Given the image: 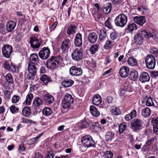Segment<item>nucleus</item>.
<instances>
[{
	"mask_svg": "<svg viewBox=\"0 0 158 158\" xmlns=\"http://www.w3.org/2000/svg\"><path fill=\"white\" fill-rule=\"evenodd\" d=\"M118 36V34L115 32H113L111 33L110 37L111 39L113 40L116 39Z\"/></svg>",
	"mask_w": 158,
	"mask_h": 158,
	"instance_id": "e2e57ef3",
	"label": "nucleus"
},
{
	"mask_svg": "<svg viewBox=\"0 0 158 158\" xmlns=\"http://www.w3.org/2000/svg\"><path fill=\"white\" fill-rule=\"evenodd\" d=\"M151 122L153 123V125H155L158 126V117L154 118L151 121Z\"/></svg>",
	"mask_w": 158,
	"mask_h": 158,
	"instance_id": "338daca9",
	"label": "nucleus"
},
{
	"mask_svg": "<svg viewBox=\"0 0 158 158\" xmlns=\"http://www.w3.org/2000/svg\"><path fill=\"white\" fill-rule=\"evenodd\" d=\"M113 45V43L112 42L109 40H107L105 43L104 46V48L106 49H108L111 48Z\"/></svg>",
	"mask_w": 158,
	"mask_h": 158,
	"instance_id": "09e8293b",
	"label": "nucleus"
},
{
	"mask_svg": "<svg viewBox=\"0 0 158 158\" xmlns=\"http://www.w3.org/2000/svg\"><path fill=\"white\" fill-rule=\"evenodd\" d=\"M136 111L135 110H132L130 114H127L125 117V119L129 121L135 117L137 115Z\"/></svg>",
	"mask_w": 158,
	"mask_h": 158,
	"instance_id": "4be33fe9",
	"label": "nucleus"
},
{
	"mask_svg": "<svg viewBox=\"0 0 158 158\" xmlns=\"http://www.w3.org/2000/svg\"><path fill=\"white\" fill-rule=\"evenodd\" d=\"M129 72V69L126 66L122 67L119 71L120 76L122 77H126L128 75Z\"/></svg>",
	"mask_w": 158,
	"mask_h": 158,
	"instance_id": "4468645a",
	"label": "nucleus"
},
{
	"mask_svg": "<svg viewBox=\"0 0 158 158\" xmlns=\"http://www.w3.org/2000/svg\"><path fill=\"white\" fill-rule=\"evenodd\" d=\"M114 134L112 131H108L106 133L105 135V141L108 143L112 142L114 139Z\"/></svg>",
	"mask_w": 158,
	"mask_h": 158,
	"instance_id": "2eb2a0df",
	"label": "nucleus"
},
{
	"mask_svg": "<svg viewBox=\"0 0 158 158\" xmlns=\"http://www.w3.org/2000/svg\"><path fill=\"white\" fill-rule=\"evenodd\" d=\"M134 22L138 25L142 26L145 22V17L144 16H135L133 18Z\"/></svg>",
	"mask_w": 158,
	"mask_h": 158,
	"instance_id": "a211bd4d",
	"label": "nucleus"
},
{
	"mask_svg": "<svg viewBox=\"0 0 158 158\" xmlns=\"http://www.w3.org/2000/svg\"><path fill=\"white\" fill-rule=\"evenodd\" d=\"M62 58L60 56H52L46 61L47 67L48 69H54L62 62Z\"/></svg>",
	"mask_w": 158,
	"mask_h": 158,
	"instance_id": "f257e3e1",
	"label": "nucleus"
},
{
	"mask_svg": "<svg viewBox=\"0 0 158 158\" xmlns=\"http://www.w3.org/2000/svg\"><path fill=\"white\" fill-rule=\"evenodd\" d=\"M91 128L95 131H99L102 129V127L98 123H93L91 126Z\"/></svg>",
	"mask_w": 158,
	"mask_h": 158,
	"instance_id": "e433bc0d",
	"label": "nucleus"
},
{
	"mask_svg": "<svg viewBox=\"0 0 158 158\" xmlns=\"http://www.w3.org/2000/svg\"><path fill=\"white\" fill-rule=\"evenodd\" d=\"M73 104V103L63 100L62 102V106L63 108L65 109H73V107L72 106Z\"/></svg>",
	"mask_w": 158,
	"mask_h": 158,
	"instance_id": "7c9ffc66",
	"label": "nucleus"
},
{
	"mask_svg": "<svg viewBox=\"0 0 158 158\" xmlns=\"http://www.w3.org/2000/svg\"><path fill=\"white\" fill-rule=\"evenodd\" d=\"M90 110L92 114L94 116L97 117L99 116L100 113L97 109L94 106H92L90 107Z\"/></svg>",
	"mask_w": 158,
	"mask_h": 158,
	"instance_id": "c85d7f7f",
	"label": "nucleus"
},
{
	"mask_svg": "<svg viewBox=\"0 0 158 158\" xmlns=\"http://www.w3.org/2000/svg\"><path fill=\"white\" fill-rule=\"evenodd\" d=\"M89 125V123L86 121H83L81 123V127L83 128H85L88 127Z\"/></svg>",
	"mask_w": 158,
	"mask_h": 158,
	"instance_id": "680f3d73",
	"label": "nucleus"
},
{
	"mask_svg": "<svg viewBox=\"0 0 158 158\" xmlns=\"http://www.w3.org/2000/svg\"><path fill=\"white\" fill-rule=\"evenodd\" d=\"M33 98V95L32 94H28L25 100L23 103L24 105H29L31 104V102Z\"/></svg>",
	"mask_w": 158,
	"mask_h": 158,
	"instance_id": "72a5a7b5",
	"label": "nucleus"
},
{
	"mask_svg": "<svg viewBox=\"0 0 158 158\" xmlns=\"http://www.w3.org/2000/svg\"><path fill=\"white\" fill-rule=\"evenodd\" d=\"M2 50L3 56L7 58H9L12 52L13 48L10 45L5 44L2 48Z\"/></svg>",
	"mask_w": 158,
	"mask_h": 158,
	"instance_id": "423d86ee",
	"label": "nucleus"
},
{
	"mask_svg": "<svg viewBox=\"0 0 158 158\" xmlns=\"http://www.w3.org/2000/svg\"><path fill=\"white\" fill-rule=\"evenodd\" d=\"M43 135V133L38 134L37 136L34 138L30 139L27 141V143L29 145H32L37 141Z\"/></svg>",
	"mask_w": 158,
	"mask_h": 158,
	"instance_id": "c756f323",
	"label": "nucleus"
},
{
	"mask_svg": "<svg viewBox=\"0 0 158 158\" xmlns=\"http://www.w3.org/2000/svg\"><path fill=\"white\" fill-rule=\"evenodd\" d=\"M142 125V121L138 118L134 119L131 123V128L136 131L140 129Z\"/></svg>",
	"mask_w": 158,
	"mask_h": 158,
	"instance_id": "0eeeda50",
	"label": "nucleus"
},
{
	"mask_svg": "<svg viewBox=\"0 0 158 158\" xmlns=\"http://www.w3.org/2000/svg\"><path fill=\"white\" fill-rule=\"evenodd\" d=\"M137 29V26L135 23H131L128 25L127 30L129 32H132Z\"/></svg>",
	"mask_w": 158,
	"mask_h": 158,
	"instance_id": "a18cd8bd",
	"label": "nucleus"
},
{
	"mask_svg": "<svg viewBox=\"0 0 158 158\" xmlns=\"http://www.w3.org/2000/svg\"><path fill=\"white\" fill-rule=\"evenodd\" d=\"M106 100L108 104L111 103L113 100V98L112 97L108 96L106 98Z\"/></svg>",
	"mask_w": 158,
	"mask_h": 158,
	"instance_id": "69168bd1",
	"label": "nucleus"
},
{
	"mask_svg": "<svg viewBox=\"0 0 158 158\" xmlns=\"http://www.w3.org/2000/svg\"><path fill=\"white\" fill-rule=\"evenodd\" d=\"M112 21V19L109 17L105 22L106 26L110 29H112L113 28V26L111 24Z\"/></svg>",
	"mask_w": 158,
	"mask_h": 158,
	"instance_id": "864d4df0",
	"label": "nucleus"
},
{
	"mask_svg": "<svg viewBox=\"0 0 158 158\" xmlns=\"http://www.w3.org/2000/svg\"><path fill=\"white\" fill-rule=\"evenodd\" d=\"M29 42L31 47L33 49L39 48L41 45L40 40L35 37L31 38Z\"/></svg>",
	"mask_w": 158,
	"mask_h": 158,
	"instance_id": "ddd939ff",
	"label": "nucleus"
},
{
	"mask_svg": "<svg viewBox=\"0 0 158 158\" xmlns=\"http://www.w3.org/2000/svg\"><path fill=\"white\" fill-rule=\"evenodd\" d=\"M52 111L51 109L48 107H45L42 110L43 114L45 116H50L52 113Z\"/></svg>",
	"mask_w": 158,
	"mask_h": 158,
	"instance_id": "ea45409f",
	"label": "nucleus"
},
{
	"mask_svg": "<svg viewBox=\"0 0 158 158\" xmlns=\"http://www.w3.org/2000/svg\"><path fill=\"white\" fill-rule=\"evenodd\" d=\"M102 101L101 96L98 94L95 95L93 98L92 102L93 104L98 106L100 104Z\"/></svg>",
	"mask_w": 158,
	"mask_h": 158,
	"instance_id": "5701e85b",
	"label": "nucleus"
},
{
	"mask_svg": "<svg viewBox=\"0 0 158 158\" xmlns=\"http://www.w3.org/2000/svg\"><path fill=\"white\" fill-rule=\"evenodd\" d=\"M113 156V153L110 151H106L104 154V156L106 158H111Z\"/></svg>",
	"mask_w": 158,
	"mask_h": 158,
	"instance_id": "13d9d810",
	"label": "nucleus"
},
{
	"mask_svg": "<svg viewBox=\"0 0 158 158\" xmlns=\"http://www.w3.org/2000/svg\"><path fill=\"white\" fill-rule=\"evenodd\" d=\"M10 109L11 112L13 114L15 113V112L19 110L18 108L13 105L11 106L10 107Z\"/></svg>",
	"mask_w": 158,
	"mask_h": 158,
	"instance_id": "052dcab7",
	"label": "nucleus"
},
{
	"mask_svg": "<svg viewBox=\"0 0 158 158\" xmlns=\"http://www.w3.org/2000/svg\"><path fill=\"white\" fill-rule=\"evenodd\" d=\"M9 71H11L12 72L14 73L18 71L16 67L13 64L11 63L10 64V69H9Z\"/></svg>",
	"mask_w": 158,
	"mask_h": 158,
	"instance_id": "5fc2aeb1",
	"label": "nucleus"
},
{
	"mask_svg": "<svg viewBox=\"0 0 158 158\" xmlns=\"http://www.w3.org/2000/svg\"><path fill=\"white\" fill-rule=\"evenodd\" d=\"M28 70L29 73L35 74L36 72V69L34 64L29 62L28 64Z\"/></svg>",
	"mask_w": 158,
	"mask_h": 158,
	"instance_id": "c9c22d12",
	"label": "nucleus"
},
{
	"mask_svg": "<svg viewBox=\"0 0 158 158\" xmlns=\"http://www.w3.org/2000/svg\"><path fill=\"white\" fill-rule=\"evenodd\" d=\"M77 27L74 25H71L68 28L67 33L69 35L76 32V29Z\"/></svg>",
	"mask_w": 158,
	"mask_h": 158,
	"instance_id": "58836bf2",
	"label": "nucleus"
},
{
	"mask_svg": "<svg viewBox=\"0 0 158 158\" xmlns=\"http://www.w3.org/2000/svg\"><path fill=\"white\" fill-rule=\"evenodd\" d=\"M128 64L131 66H135L137 64L136 60L133 57H130L127 61Z\"/></svg>",
	"mask_w": 158,
	"mask_h": 158,
	"instance_id": "a19ab883",
	"label": "nucleus"
},
{
	"mask_svg": "<svg viewBox=\"0 0 158 158\" xmlns=\"http://www.w3.org/2000/svg\"><path fill=\"white\" fill-rule=\"evenodd\" d=\"M151 113L150 109L149 108L147 107L142 109L141 112V115L144 118H148L150 116Z\"/></svg>",
	"mask_w": 158,
	"mask_h": 158,
	"instance_id": "cd10ccee",
	"label": "nucleus"
},
{
	"mask_svg": "<svg viewBox=\"0 0 158 158\" xmlns=\"http://www.w3.org/2000/svg\"><path fill=\"white\" fill-rule=\"evenodd\" d=\"M82 52L80 48H76L74 50L71 54L72 59L78 61L82 58Z\"/></svg>",
	"mask_w": 158,
	"mask_h": 158,
	"instance_id": "1a4fd4ad",
	"label": "nucleus"
},
{
	"mask_svg": "<svg viewBox=\"0 0 158 158\" xmlns=\"http://www.w3.org/2000/svg\"><path fill=\"white\" fill-rule=\"evenodd\" d=\"M112 8V4L109 2L104 5L102 9L103 12L105 14L109 13L111 10Z\"/></svg>",
	"mask_w": 158,
	"mask_h": 158,
	"instance_id": "b1692460",
	"label": "nucleus"
},
{
	"mask_svg": "<svg viewBox=\"0 0 158 158\" xmlns=\"http://www.w3.org/2000/svg\"><path fill=\"white\" fill-rule=\"evenodd\" d=\"M112 113L114 115H118L121 114V112L118 108L116 107L113 109Z\"/></svg>",
	"mask_w": 158,
	"mask_h": 158,
	"instance_id": "6e6d98bb",
	"label": "nucleus"
},
{
	"mask_svg": "<svg viewBox=\"0 0 158 158\" xmlns=\"http://www.w3.org/2000/svg\"><path fill=\"white\" fill-rule=\"evenodd\" d=\"M40 80L46 85H47L48 83L52 81L50 77L45 74H44L41 76L40 78Z\"/></svg>",
	"mask_w": 158,
	"mask_h": 158,
	"instance_id": "a878e982",
	"label": "nucleus"
},
{
	"mask_svg": "<svg viewBox=\"0 0 158 158\" xmlns=\"http://www.w3.org/2000/svg\"><path fill=\"white\" fill-rule=\"evenodd\" d=\"M107 38L106 32L104 30L100 31L99 39L101 41H103Z\"/></svg>",
	"mask_w": 158,
	"mask_h": 158,
	"instance_id": "79ce46f5",
	"label": "nucleus"
},
{
	"mask_svg": "<svg viewBox=\"0 0 158 158\" xmlns=\"http://www.w3.org/2000/svg\"><path fill=\"white\" fill-rule=\"evenodd\" d=\"M140 31V33L142 35L146 38L149 39L150 38H152L154 39L156 37V31L152 30L149 31L144 29H142Z\"/></svg>",
	"mask_w": 158,
	"mask_h": 158,
	"instance_id": "39448f33",
	"label": "nucleus"
},
{
	"mask_svg": "<svg viewBox=\"0 0 158 158\" xmlns=\"http://www.w3.org/2000/svg\"><path fill=\"white\" fill-rule=\"evenodd\" d=\"M127 127V125L125 123H122L119 125V133L122 134L126 129Z\"/></svg>",
	"mask_w": 158,
	"mask_h": 158,
	"instance_id": "de8ad7c7",
	"label": "nucleus"
},
{
	"mask_svg": "<svg viewBox=\"0 0 158 158\" xmlns=\"http://www.w3.org/2000/svg\"><path fill=\"white\" fill-rule=\"evenodd\" d=\"M16 23L12 21H10L6 24V30L8 32L12 31L16 27Z\"/></svg>",
	"mask_w": 158,
	"mask_h": 158,
	"instance_id": "f3484780",
	"label": "nucleus"
},
{
	"mask_svg": "<svg viewBox=\"0 0 158 158\" xmlns=\"http://www.w3.org/2000/svg\"><path fill=\"white\" fill-rule=\"evenodd\" d=\"M123 89L124 90H125L128 92H130L131 90V85L129 84L128 82L126 83L124 82L123 84Z\"/></svg>",
	"mask_w": 158,
	"mask_h": 158,
	"instance_id": "49530a36",
	"label": "nucleus"
},
{
	"mask_svg": "<svg viewBox=\"0 0 158 158\" xmlns=\"http://www.w3.org/2000/svg\"><path fill=\"white\" fill-rule=\"evenodd\" d=\"M81 142L84 146L89 148L95 146V143L92 137L89 135L83 136L81 138Z\"/></svg>",
	"mask_w": 158,
	"mask_h": 158,
	"instance_id": "20e7f679",
	"label": "nucleus"
},
{
	"mask_svg": "<svg viewBox=\"0 0 158 158\" xmlns=\"http://www.w3.org/2000/svg\"><path fill=\"white\" fill-rule=\"evenodd\" d=\"M139 79L142 83L149 81L150 80V77L148 74L146 72L142 73L140 75Z\"/></svg>",
	"mask_w": 158,
	"mask_h": 158,
	"instance_id": "6ab92c4d",
	"label": "nucleus"
},
{
	"mask_svg": "<svg viewBox=\"0 0 158 158\" xmlns=\"http://www.w3.org/2000/svg\"><path fill=\"white\" fill-rule=\"evenodd\" d=\"M63 100L68 102L71 103L73 102V99L72 96L69 94L67 93L64 96Z\"/></svg>",
	"mask_w": 158,
	"mask_h": 158,
	"instance_id": "c03bdc74",
	"label": "nucleus"
},
{
	"mask_svg": "<svg viewBox=\"0 0 158 158\" xmlns=\"http://www.w3.org/2000/svg\"><path fill=\"white\" fill-rule=\"evenodd\" d=\"M146 105L147 106H151L154 105V103L152 98L150 97H149L147 99L146 102Z\"/></svg>",
	"mask_w": 158,
	"mask_h": 158,
	"instance_id": "603ef678",
	"label": "nucleus"
},
{
	"mask_svg": "<svg viewBox=\"0 0 158 158\" xmlns=\"http://www.w3.org/2000/svg\"><path fill=\"white\" fill-rule=\"evenodd\" d=\"M73 83V81L72 80L65 79L62 81L61 85L64 87H67L72 85Z\"/></svg>",
	"mask_w": 158,
	"mask_h": 158,
	"instance_id": "bb28decb",
	"label": "nucleus"
},
{
	"mask_svg": "<svg viewBox=\"0 0 158 158\" xmlns=\"http://www.w3.org/2000/svg\"><path fill=\"white\" fill-rule=\"evenodd\" d=\"M127 21V16L124 14H120L116 17L114 22L117 27H123L126 25Z\"/></svg>",
	"mask_w": 158,
	"mask_h": 158,
	"instance_id": "f03ea898",
	"label": "nucleus"
},
{
	"mask_svg": "<svg viewBox=\"0 0 158 158\" xmlns=\"http://www.w3.org/2000/svg\"><path fill=\"white\" fill-rule=\"evenodd\" d=\"M19 97L17 95H14L11 99V102L13 103H16L19 101Z\"/></svg>",
	"mask_w": 158,
	"mask_h": 158,
	"instance_id": "bf43d9fd",
	"label": "nucleus"
},
{
	"mask_svg": "<svg viewBox=\"0 0 158 158\" xmlns=\"http://www.w3.org/2000/svg\"><path fill=\"white\" fill-rule=\"evenodd\" d=\"M5 79L9 83L12 84L13 83L12 77L11 74L8 73L5 76Z\"/></svg>",
	"mask_w": 158,
	"mask_h": 158,
	"instance_id": "8fccbe9b",
	"label": "nucleus"
},
{
	"mask_svg": "<svg viewBox=\"0 0 158 158\" xmlns=\"http://www.w3.org/2000/svg\"><path fill=\"white\" fill-rule=\"evenodd\" d=\"M75 45L78 47H80L82 44V35L81 33H78L76 35L75 39Z\"/></svg>",
	"mask_w": 158,
	"mask_h": 158,
	"instance_id": "412c9836",
	"label": "nucleus"
},
{
	"mask_svg": "<svg viewBox=\"0 0 158 158\" xmlns=\"http://www.w3.org/2000/svg\"><path fill=\"white\" fill-rule=\"evenodd\" d=\"M54 155L52 152H48V155L45 158H53Z\"/></svg>",
	"mask_w": 158,
	"mask_h": 158,
	"instance_id": "774afa93",
	"label": "nucleus"
},
{
	"mask_svg": "<svg viewBox=\"0 0 158 158\" xmlns=\"http://www.w3.org/2000/svg\"><path fill=\"white\" fill-rule=\"evenodd\" d=\"M44 99L46 102L48 104H51L54 100L53 97L49 94H45L44 96Z\"/></svg>",
	"mask_w": 158,
	"mask_h": 158,
	"instance_id": "393cba45",
	"label": "nucleus"
},
{
	"mask_svg": "<svg viewBox=\"0 0 158 158\" xmlns=\"http://www.w3.org/2000/svg\"><path fill=\"white\" fill-rule=\"evenodd\" d=\"M145 62L146 67L148 69H154L156 61L155 57L152 55H148L146 58Z\"/></svg>",
	"mask_w": 158,
	"mask_h": 158,
	"instance_id": "7ed1b4c3",
	"label": "nucleus"
},
{
	"mask_svg": "<svg viewBox=\"0 0 158 158\" xmlns=\"http://www.w3.org/2000/svg\"><path fill=\"white\" fill-rule=\"evenodd\" d=\"M154 138H152L148 139L146 142L145 145L143 147V148L145 150L149 149L150 146L151 145L152 143L154 141Z\"/></svg>",
	"mask_w": 158,
	"mask_h": 158,
	"instance_id": "f704fd0d",
	"label": "nucleus"
},
{
	"mask_svg": "<svg viewBox=\"0 0 158 158\" xmlns=\"http://www.w3.org/2000/svg\"><path fill=\"white\" fill-rule=\"evenodd\" d=\"M3 67L4 68L9 71L10 69V64L8 62L6 61H5L3 64Z\"/></svg>",
	"mask_w": 158,
	"mask_h": 158,
	"instance_id": "0e129e2a",
	"label": "nucleus"
},
{
	"mask_svg": "<svg viewBox=\"0 0 158 158\" xmlns=\"http://www.w3.org/2000/svg\"><path fill=\"white\" fill-rule=\"evenodd\" d=\"M137 10L139 12L143 14L147 12V9L145 8L142 6L139 7L137 8Z\"/></svg>",
	"mask_w": 158,
	"mask_h": 158,
	"instance_id": "4d7b16f0",
	"label": "nucleus"
},
{
	"mask_svg": "<svg viewBox=\"0 0 158 158\" xmlns=\"http://www.w3.org/2000/svg\"><path fill=\"white\" fill-rule=\"evenodd\" d=\"M22 114L23 116L29 117L31 114V111L30 108L26 106L23 108L22 111Z\"/></svg>",
	"mask_w": 158,
	"mask_h": 158,
	"instance_id": "473e14b6",
	"label": "nucleus"
},
{
	"mask_svg": "<svg viewBox=\"0 0 158 158\" xmlns=\"http://www.w3.org/2000/svg\"><path fill=\"white\" fill-rule=\"evenodd\" d=\"M42 104V100L40 98L36 97L34 100L33 102V105H34V107H37L39 106Z\"/></svg>",
	"mask_w": 158,
	"mask_h": 158,
	"instance_id": "4c0bfd02",
	"label": "nucleus"
},
{
	"mask_svg": "<svg viewBox=\"0 0 158 158\" xmlns=\"http://www.w3.org/2000/svg\"><path fill=\"white\" fill-rule=\"evenodd\" d=\"M99 46V45L98 44L91 46L89 48V50L91 54H94L98 50Z\"/></svg>",
	"mask_w": 158,
	"mask_h": 158,
	"instance_id": "37998d69",
	"label": "nucleus"
},
{
	"mask_svg": "<svg viewBox=\"0 0 158 158\" xmlns=\"http://www.w3.org/2000/svg\"><path fill=\"white\" fill-rule=\"evenodd\" d=\"M40 60L38 58V55L35 53L31 54L30 56V61L31 63L37 64L39 63Z\"/></svg>",
	"mask_w": 158,
	"mask_h": 158,
	"instance_id": "dca6fc26",
	"label": "nucleus"
},
{
	"mask_svg": "<svg viewBox=\"0 0 158 158\" xmlns=\"http://www.w3.org/2000/svg\"><path fill=\"white\" fill-rule=\"evenodd\" d=\"M138 72L135 69H132L130 72V77L131 80L135 81L138 78Z\"/></svg>",
	"mask_w": 158,
	"mask_h": 158,
	"instance_id": "2f4dec72",
	"label": "nucleus"
},
{
	"mask_svg": "<svg viewBox=\"0 0 158 158\" xmlns=\"http://www.w3.org/2000/svg\"><path fill=\"white\" fill-rule=\"evenodd\" d=\"M50 53V50L48 48L44 47L39 52V55L42 60H46L49 57Z\"/></svg>",
	"mask_w": 158,
	"mask_h": 158,
	"instance_id": "6e6552de",
	"label": "nucleus"
},
{
	"mask_svg": "<svg viewBox=\"0 0 158 158\" xmlns=\"http://www.w3.org/2000/svg\"><path fill=\"white\" fill-rule=\"evenodd\" d=\"M71 45V42L69 39L65 40L63 41L61 44L60 48L63 52H68Z\"/></svg>",
	"mask_w": 158,
	"mask_h": 158,
	"instance_id": "9d476101",
	"label": "nucleus"
},
{
	"mask_svg": "<svg viewBox=\"0 0 158 158\" xmlns=\"http://www.w3.org/2000/svg\"><path fill=\"white\" fill-rule=\"evenodd\" d=\"M151 54H153L155 56L158 58V49L155 48H151L150 50Z\"/></svg>",
	"mask_w": 158,
	"mask_h": 158,
	"instance_id": "3c124183",
	"label": "nucleus"
},
{
	"mask_svg": "<svg viewBox=\"0 0 158 158\" xmlns=\"http://www.w3.org/2000/svg\"><path fill=\"white\" fill-rule=\"evenodd\" d=\"M98 36L94 32L90 33L88 36V40L91 43H94L97 40Z\"/></svg>",
	"mask_w": 158,
	"mask_h": 158,
	"instance_id": "aec40b11",
	"label": "nucleus"
},
{
	"mask_svg": "<svg viewBox=\"0 0 158 158\" xmlns=\"http://www.w3.org/2000/svg\"><path fill=\"white\" fill-rule=\"evenodd\" d=\"M143 38L141 36L140 33H137L134 36L132 44L134 47H138L142 43Z\"/></svg>",
	"mask_w": 158,
	"mask_h": 158,
	"instance_id": "9b49d317",
	"label": "nucleus"
},
{
	"mask_svg": "<svg viewBox=\"0 0 158 158\" xmlns=\"http://www.w3.org/2000/svg\"><path fill=\"white\" fill-rule=\"evenodd\" d=\"M69 73L71 75L74 76H80L82 73V70L80 68L76 66L71 67L69 69Z\"/></svg>",
	"mask_w": 158,
	"mask_h": 158,
	"instance_id": "f8f14e48",
	"label": "nucleus"
}]
</instances>
